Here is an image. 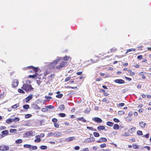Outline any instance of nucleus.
Here are the masks:
<instances>
[{
    "label": "nucleus",
    "instance_id": "5",
    "mask_svg": "<svg viewBox=\"0 0 151 151\" xmlns=\"http://www.w3.org/2000/svg\"><path fill=\"white\" fill-rule=\"evenodd\" d=\"M9 149L8 146L3 145L0 146V150L2 151H5L8 150Z\"/></svg>",
    "mask_w": 151,
    "mask_h": 151
},
{
    "label": "nucleus",
    "instance_id": "62",
    "mask_svg": "<svg viewBox=\"0 0 151 151\" xmlns=\"http://www.w3.org/2000/svg\"><path fill=\"white\" fill-rule=\"evenodd\" d=\"M77 88V87H72V86H69V88H72L74 89H76Z\"/></svg>",
    "mask_w": 151,
    "mask_h": 151
},
{
    "label": "nucleus",
    "instance_id": "23",
    "mask_svg": "<svg viewBox=\"0 0 151 151\" xmlns=\"http://www.w3.org/2000/svg\"><path fill=\"white\" fill-rule=\"evenodd\" d=\"M65 108L64 105L62 104L59 107V108L61 111H62L65 109Z\"/></svg>",
    "mask_w": 151,
    "mask_h": 151
},
{
    "label": "nucleus",
    "instance_id": "54",
    "mask_svg": "<svg viewBox=\"0 0 151 151\" xmlns=\"http://www.w3.org/2000/svg\"><path fill=\"white\" fill-rule=\"evenodd\" d=\"M86 142H91V140L90 138H88L86 139Z\"/></svg>",
    "mask_w": 151,
    "mask_h": 151
},
{
    "label": "nucleus",
    "instance_id": "7",
    "mask_svg": "<svg viewBox=\"0 0 151 151\" xmlns=\"http://www.w3.org/2000/svg\"><path fill=\"white\" fill-rule=\"evenodd\" d=\"M33 98V95L32 94H30L25 98L26 102L28 103Z\"/></svg>",
    "mask_w": 151,
    "mask_h": 151
},
{
    "label": "nucleus",
    "instance_id": "47",
    "mask_svg": "<svg viewBox=\"0 0 151 151\" xmlns=\"http://www.w3.org/2000/svg\"><path fill=\"white\" fill-rule=\"evenodd\" d=\"M113 121L116 122H119V120L116 118H114L113 119Z\"/></svg>",
    "mask_w": 151,
    "mask_h": 151
},
{
    "label": "nucleus",
    "instance_id": "24",
    "mask_svg": "<svg viewBox=\"0 0 151 151\" xmlns=\"http://www.w3.org/2000/svg\"><path fill=\"white\" fill-rule=\"evenodd\" d=\"M22 142V140L21 139H18L17 140L15 141V143L16 144H20Z\"/></svg>",
    "mask_w": 151,
    "mask_h": 151
},
{
    "label": "nucleus",
    "instance_id": "11",
    "mask_svg": "<svg viewBox=\"0 0 151 151\" xmlns=\"http://www.w3.org/2000/svg\"><path fill=\"white\" fill-rule=\"evenodd\" d=\"M35 137L36 138L35 139L34 141L35 142H39L41 141V139L40 138V137L39 135H36L35 136Z\"/></svg>",
    "mask_w": 151,
    "mask_h": 151
},
{
    "label": "nucleus",
    "instance_id": "58",
    "mask_svg": "<svg viewBox=\"0 0 151 151\" xmlns=\"http://www.w3.org/2000/svg\"><path fill=\"white\" fill-rule=\"evenodd\" d=\"M6 129V127L5 126H1L0 127V129L1 130L5 129Z\"/></svg>",
    "mask_w": 151,
    "mask_h": 151
},
{
    "label": "nucleus",
    "instance_id": "64",
    "mask_svg": "<svg viewBox=\"0 0 151 151\" xmlns=\"http://www.w3.org/2000/svg\"><path fill=\"white\" fill-rule=\"evenodd\" d=\"M82 73V72L80 71L77 73L76 74L78 75H80Z\"/></svg>",
    "mask_w": 151,
    "mask_h": 151
},
{
    "label": "nucleus",
    "instance_id": "40",
    "mask_svg": "<svg viewBox=\"0 0 151 151\" xmlns=\"http://www.w3.org/2000/svg\"><path fill=\"white\" fill-rule=\"evenodd\" d=\"M69 58V57L66 56L65 57L63 58V59L65 61H67Z\"/></svg>",
    "mask_w": 151,
    "mask_h": 151
},
{
    "label": "nucleus",
    "instance_id": "63",
    "mask_svg": "<svg viewBox=\"0 0 151 151\" xmlns=\"http://www.w3.org/2000/svg\"><path fill=\"white\" fill-rule=\"evenodd\" d=\"M144 148L147 149L148 150H150V147L148 146H145L144 147Z\"/></svg>",
    "mask_w": 151,
    "mask_h": 151
},
{
    "label": "nucleus",
    "instance_id": "32",
    "mask_svg": "<svg viewBox=\"0 0 151 151\" xmlns=\"http://www.w3.org/2000/svg\"><path fill=\"white\" fill-rule=\"evenodd\" d=\"M32 132H26L25 134L27 136H30L31 135H32Z\"/></svg>",
    "mask_w": 151,
    "mask_h": 151
},
{
    "label": "nucleus",
    "instance_id": "16",
    "mask_svg": "<svg viewBox=\"0 0 151 151\" xmlns=\"http://www.w3.org/2000/svg\"><path fill=\"white\" fill-rule=\"evenodd\" d=\"M97 129L99 131L104 130L105 129V127L103 126H99L97 127Z\"/></svg>",
    "mask_w": 151,
    "mask_h": 151
},
{
    "label": "nucleus",
    "instance_id": "56",
    "mask_svg": "<svg viewBox=\"0 0 151 151\" xmlns=\"http://www.w3.org/2000/svg\"><path fill=\"white\" fill-rule=\"evenodd\" d=\"M45 97L46 99H51L52 98V97H51L48 96H45Z\"/></svg>",
    "mask_w": 151,
    "mask_h": 151
},
{
    "label": "nucleus",
    "instance_id": "1",
    "mask_svg": "<svg viewBox=\"0 0 151 151\" xmlns=\"http://www.w3.org/2000/svg\"><path fill=\"white\" fill-rule=\"evenodd\" d=\"M62 58H58L57 60H54L53 62L50 63L49 65V67L50 69H53L56 65L60 61V60H61Z\"/></svg>",
    "mask_w": 151,
    "mask_h": 151
},
{
    "label": "nucleus",
    "instance_id": "8",
    "mask_svg": "<svg viewBox=\"0 0 151 151\" xmlns=\"http://www.w3.org/2000/svg\"><path fill=\"white\" fill-rule=\"evenodd\" d=\"M116 83H117L119 84H123L124 83V81L122 79H117L115 80L114 81Z\"/></svg>",
    "mask_w": 151,
    "mask_h": 151
},
{
    "label": "nucleus",
    "instance_id": "34",
    "mask_svg": "<svg viewBox=\"0 0 151 151\" xmlns=\"http://www.w3.org/2000/svg\"><path fill=\"white\" fill-rule=\"evenodd\" d=\"M93 134L94 136L96 137H99V136L100 135L97 132H93Z\"/></svg>",
    "mask_w": 151,
    "mask_h": 151
},
{
    "label": "nucleus",
    "instance_id": "55",
    "mask_svg": "<svg viewBox=\"0 0 151 151\" xmlns=\"http://www.w3.org/2000/svg\"><path fill=\"white\" fill-rule=\"evenodd\" d=\"M125 78L128 81H130L132 80V79L131 78L127 77H125Z\"/></svg>",
    "mask_w": 151,
    "mask_h": 151
},
{
    "label": "nucleus",
    "instance_id": "33",
    "mask_svg": "<svg viewBox=\"0 0 151 151\" xmlns=\"http://www.w3.org/2000/svg\"><path fill=\"white\" fill-rule=\"evenodd\" d=\"M19 104H15L12 106V108L13 109H16L19 107Z\"/></svg>",
    "mask_w": 151,
    "mask_h": 151
},
{
    "label": "nucleus",
    "instance_id": "4",
    "mask_svg": "<svg viewBox=\"0 0 151 151\" xmlns=\"http://www.w3.org/2000/svg\"><path fill=\"white\" fill-rule=\"evenodd\" d=\"M66 62L64 61H62L59 63V64L57 66L56 68L57 69L60 70L64 67Z\"/></svg>",
    "mask_w": 151,
    "mask_h": 151
},
{
    "label": "nucleus",
    "instance_id": "22",
    "mask_svg": "<svg viewBox=\"0 0 151 151\" xmlns=\"http://www.w3.org/2000/svg\"><path fill=\"white\" fill-rule=\"evenodd\" d=\"M23 147L25 148H30L32 147V145L29 144H25L24 145Z\"/></svg>",
    "mask_w": 151,
    "mask_h": 151
},
{
    "label": "nucleus",
    "instance_id": "49",
    "mask_svg": "<svg viewBox=\"0 0 151 151\" xmlns=\"http://www.w3.org/2000/svg\"><path fill=\"white\" fill-rule=\"evenodd\" d=\"M36 74H35L33 75H29V77L32 78H34L36 77Z\"/></svg>",
    "mask_w": 151,
    "mask_h": 151
},
{
    "label": "nucleus",
    "instance_id": "38",
    "mask_svg": "<svg viewBox=\"0 0 151 151\" xmlns=\"http://www.w3.org/2000/svg\"><path fill=\"white\" fill-rule=\"evenodd\" d=\"M30 148L32 149V150H35L37 149V147L36 146L32 145V147Z\"/></svg>",
    "mask_w": 151,
    "mask_h": 151
},
{
    "label": "nucleus",
    "instance_id": "44",
    "mask_svg": "<svg viewBox=\"0 0 151 151\" xmlns=\"http://www.w3.org/2000/svg\"><path fill=\"white\" fill-rule=\"evenodd\" d=\"M32 116V115L29 114H27L25 115V118H28Z\"/></svg>",
    "mask_w": 151,
    "mask_h": 151
},
{
    "label": "nucleus",
    "instance_id": "50",
    "mask_svg": "<svg viewBox=\"0 0 151 151\" xmlns=\"http://www.w3.org/2000/svg\"><path fill=\"white\" fill-rule=\"evenodd\" d=\"M52 121L54 123H55L56 122H57L58 121V120L57 119H56L55 118H54L52 119Z\"/></svg>",
    "mask_w": 151,
    "mask_h": 151
},
{
    "label": "nucleus",
    "instance_id": "57",
    "mask_svg": "<svg viewBox=\"0 0 151 151\" xmlns=\"http://www.w3.org/2000/svg\"><path fill=\"white\" fill-rule=\"evenodd\" d=\"M74 149L76 150H78L80 149V147L78 146H76L74 147Z\"/></svg>",
    "mask_w": 151,
    "mask_h": 151
},
{
    "label": "nucleus",
    "instance_id": "60",
    "mask_svg": "<svg viewBox=\"0 0 151 151\" xmlns=\"http://www.w3.org/2000/svg\"><path fill=\"white\" fill-rule=\"evenodd\" d=\"M133 147L134 149H136L138 148V145H133Z\"/></svg>",
    "mask_w": 151,
    "mask_h": 151
},
{
    "label": "nucleus",
    "instance_id": "30",
    "mask_svg": "<svg viewBox=\"0 0 151 151\" xmlns=\"http://www.w3.org/2000/svg\"><path fill=\"white\" fill-rule=\"evenodd\" d=\"M13 122H18L19 121V119L18 117H16L14 119H13Z\"/></svg>",
    "mask_w": 151,
    "mask_h": 151
},
{
    "label": "nucleus",
    "instance_id": "21",
    "mask_svg": "<svg viewBox=\"0 0 151 151\" xmlns=\"http://www.w3.org/2000/svg\"><path fill=\"white\" fill-rule=\"evenodd\" d=\"M114 124V123L109 121H108L106 123V125L108 126H112Z\"/></svg>",
    "mask_w": 151,
    "mask_h": 151
},
{
    "label": "nucleus",
    "instance_id": "17",
    "mask_svg": "<svg viewBox=\"0 0 151 151\" xmlns=\"http://www.w3.org/2000/svg\"><path fill=\"white\" fill-rule=\"evenodd\" d=\"M33 108L35 109H40V108L37 105L34 104L32 106Z\"/></svg>",
    "mask_w": 151,
    "mask_h": 151
},
{
    "label": "nucleus",
    "instance_id": "53",
    "mask_svg": "<svg viewBox=\"0 0 151 151\" xmlns=\"http://www.w3.org/2000/svg\"><path fill=\"white\" fill-rule=\"evenodd\" d=\"M54 126L55 127H59V125L58 124L55 123L54 124Z\"/></svg>",
    "mask_w": 151,
    "mask_h": 151
},
{
    "label": "nucleus",
    "instance_id": "19",
    "mask_svg": "<svg viewBox=\"0 0 151 151\" xmlns=\"http://www.w3.org/2000/svg\"><path fill=\"white\" fill-rule=\"evenodd\" d=\"M1 133L3 135H8L9 133V131L7 130H5L2 131Z\"/></svg>",
    "mask_w": 151,
    "mask_h": 151
},
{
    "label": "nucleus",
    "instance_id": "48",
    "mask_svg": "<svg viewBox=\"0 0 151 151\" xmlns=\"http://www.w3.org/2000/svg\"><path fill=\"white\" fill-rule=\"evenodd\" d=\"M70 77H68L66 78H65V81L66 82L68 81H69L70 79Z\"/></svg>",
    "mask_w": 151,
    "mask_h": 151
},
{
    "label": "nucleus",
    "instance_id": "26",
    "mask_svg": "<svg viewBox=\"0 0 151 151\" xmlns=\"http://www.w3.org/2000/svg\"><path fill=\"white\" fill-rule=\"evenodd\" d=\"M91 110L90 108H87L85 110V113L86 114H88Z\"/></svg>",
    "mask_w": 151,
    "mask_h": 151
},
{
    "label": "nucleus",
    "instance_id": "14",
    "mask_svg": "<svg viewBox=\"0 0 151 151\" xmlns=\"http://www.w3.org/2000/svg\"><path fill=\"white\" fill-rule=\"evenodd\" d=\"M27 68H32L33 70L36 73L37 72L38 70L37 68H35L32 66H28L27 67Z\"/></svg>",
    "mask_w": 151,
    "mask_h": 151
},
{
    "label": "nucleus",
    "instance_id": "13",
    "mask_svg": "<svg viewBox=\"0 0 151 151\" xmlns=\"http://www.w3.org/2000/svg\"><path fill=\"white\" fill-rule=\"evenodd\" d=\"M75 138L74 137H70L68 138H66L65 139V141H66L70 142L73 140Z\"/></svg>",
    "mask_w": 151,
    "mask_h": 151
},
{
    "label": "nucleus",
    "instance_id": "2",
    "mask_svg": "<svg viewBox=\"0 0 151 151\" xmlns=\"http://www.w3.org/2000/svg\"><path fill=\"white\" fill-rule=\"evenodd\" d=\"M22 88L27 92L31 91L33 89V88L32 87L31 85L25 84H23V86Z\"/></svg>",
    "mask_w": 151,
    "mask_h": 151
},
{
    "label": "nucleus",
    "instance_id": "28",
    "mask_svg": "<svg viewBox=\"0 0 151 151\" xmlns=\"http://www.w3.org/2000/svg\"><path fill=\"white\" fill-rule=\"evenodd\" d=\"M135 50L134 49H133V48L130 49H128L127 50L126 53H126H127L128 52H131V51H134Z\"/></svg>",
    "mask_w": 151,
    "mask_h": 151
},
{
    "label": "nucleus",
    "instance_id": "29",
    "mask_svg": "<svg viewBox=\"0 0 151 151\" xmlns=\"http://www.w3.org/2000/svg\"><path fill=\"white\" fill-rule=\"evenodd\" d=\"M17 131V130L15 129H12L10 130V132L11 133H16Z\"/></svg>",
    "mask_w": 151,
    "mask_h": 151
},
{
    "label": "nucleus",
    "instance_id": "52",
    "mask_svg": "<svg viewBox=\"0 0 151 151\" xmlns=\"http://www.w3.org/2000/svg\"><path fill=\"white\" fill-rule=\"evenodd\" d=\"M116 50V48H112L110 50L111 52H115Z\"/></svg>",
    "mask_w": 151,
    "mask_h": 151
},
{
    "label": "nucleus",
    "instance_id": "9",
    "mask_svg": "<svg viewBox=\"0 0 151 151\" xmlns=\"http://www.w3.org/2000/svg\"><path fill=\"white\" fill-rule=\"evenodd\" d=\"M93 119H94V121L98 123H100L102 121L101 119L99 117H95L94 119L93 118Z\"/></svg>",
    "mask_w": 151,
    "mask_h": 151
},
{
    "label": "nucleus",
    "instance_id": "46",
    "mask_svg": "<svg viewBox=\"0 0 151 151\" xmlns=\"http://www.w3.org/2000/svg\"><path fill=\"white\" fill-rule=\"evenodd\" d=\"M123 135L125 137H127L129 135V133H127V132H125Z\"/></svg>",
    "mask_w": 151,
    "mask_h": 151
},
{
    "label": "nucleus",
    "instance_id": "15",
    "mask_svg": "<svg viewBox=\"0 0 151 151\" xmlns=\"http://www.w3.org/2000/svg\"><path fill=\"white\" fill-rule=\"evenodd\" d=\"M6 123L8 124H10L11 123H12V122H13V119L9 118V119H7L6 120Z\"/></svg>",
    "mask_w": 151,
    "mask_h": 151
},
{
    "label": "nucleus",
    "instance_id": "43",
    "mask_svg": "<svg viewBox=\"0 0 151 151\" xmlns=\"http://www.w3.org/2000/svg\"><path fill=\"white\" fill-rule=\"evenodd\" d=\"M59 115L61 117H64L65 116V114L63 113H59Z\"/></svg>",
    "mask_w": 151,
    "mask_h": 151
},
{
    "label": "nucleus",
    "instance_id": "12",
    "mask_svg": "<svg viewBox=\"0 0 151 151\" xmlns=\"http://www.w3.org/2000/svg\"><path fill=\"white\" fill-rule=\"evenodd\" d=\"M139 124L141 127L144 128L146 125V124L145 123H144V122H141L139 123Z\"/></svg>",
    "mask_w": 151,
    "mask_h": 151
},
{
    "label": "nucleus",
    "instance_id": "18",
    "mask_svg": "<svg viewBox=\"0 0 151 151\" xmlns=\"http://www.w3.org/2000/svg\"><path fill=\"white\" fill-rule=\"evenodd\" d=\"M78 121H81L84 122H86V120L83 117L78 118Z\"/></svg>",
    "mask_w": 151,
    "mask_h": 151
},
{
    "label": "nucleus",
    "instance_id": "42",
    "mask_svg": "<svg viewBox=\"0 0 151 151\" xmlns=\"http://www.w3.org/2000/svg\"><path fill=\"white\" fill-rule=\"evenodd\" d=\"M124 103H120L118 104V106L119 107H122L124 106Z\"/></svg>",
    "mask_w": 151,
    "mask_h": 151
},
{
    "label": "nucleus",
    "instance_id": "3",
    "mask_svg": "<svg viewBox=\"0 0 151 151\" xmlns=\"http://www.w3.org/2000/svg\"><path fill=\"white\" fill-rule=\"evenodd\" d=\"M62 135V133L60 132H50L49 133L48 135L49 136H54L58 137Z\"/></svg>",
    "mask_w": 151,
    "mask_h": 151
},
{
    "label": "nucleus",
    "instance_id": "25",
    "mask_svg": "<svg viewBox=\"0 0 151 151\" xmlns=\"http://www.w3.org/2000/svg\"><path fill=\"white\" fill-rule=\"evenodd\" d=\"M29 107V106L28 104H25L23 106V108L25 109H27Z\"/></svg>",
    "mask_w": 151,
    "mask_h": 151
},
{
    "label": "nucleus",
    "instance_id": "41",
    "mask_svg": "<svg viewBox=\"0 0 151 151\" xmlns=\"http://www.w3.org/2000/svg\"><path fill=\"white\" fill-rule=\"evenodd\" d=\"M63 96V94L62 93L60 94H58L56 95V97L59 98H60Z\"/></svg>",
    "mask_w": 151,
    "mask_h": 151
},
{
    "label": "nucleus",
    "instance_id": "61",
    "mask_svg": "<svg viewBox=\"0 0 151 151\" xmlns=\"http://www.w3.org/2000/svg\"><path fill=\"white\" fill-rule=\"evenodd\" d=\"M149 133H147L146 134V135H143V136L145 137L146 138H148L149 137Z\"/></svg>",
    "mask_w": 151,
    "mask_h": 151
},
{
    "label": "nucleus",
    "instance_id": "35",
    "mask_svg": "<svg viewBox=\"0 0 151 151\" xmlns=\"http://www.w3.org/2000/svg\"><path fill=\"white\" fill-rule=\"evenodd\" d=\"M40 148L42 150H45L47 148V147L45 145H41L40 147Z\"/></svg>",
    "mask_w": 151,
    "mask_h": 151
},
{
    "label": "nucleus",
    "instance_id": "51",
    "mask_svg": "<svg viewBox=\"0 0 151 151\" xmlns=\"http://www.w3.org/2000/svg\"><path fill=\"white\" fill-rule=\"evenodd\" d=\"M137 58L139 60H141L142 58V55H139L137 57Z\"/></svg>",
    "mask_w": 151,
    "mask_h": 151
},
{
    "label": "nucleus",
    "instance_id": "36",
    "mask_svg": "<svg viewBox=\"0 0 151 151\" xmlns=\"http://www.w3.org/2000/svg\"><path fill=\"white\" fill-rule=\"evenodd\" d=\"M137 134L139 135H142L143 134L142 132L141 131H138L137 132Z\"/></svg>",
    "mask_w": 151,
    "mask_h": 151
},
{
    "label": "nucleus",
    "instance_id": "10",
    "mask_svg": "<svg viewBox=\"0 0 151 151\" xmlns=\"http://www.w3.org/2000/svg\"><path fill=\"white\" fill-rule=\"evenodd\" d=\"M107 141V139L104 137H102L100 138L97 141L98 143H101L103 142H106Z\"/></svg>",
    "mask_w": 151,
    "mask_h": 151
},
{
    "label": "nucleus",
    "instance_id": "45",
    "mask_svg": "<svg viewBox=\"0 0 151 151\" xmlns=\"http://www.w3.org/2000/svg\"><path fill=\"white\" fill-rule=\"evenodd\" d=\"M18 91L20 93H24L25 92L23 90L21 89H18Z\"/></svg>",
    "mask_w": 151,
    "mask_h": 151
},
{
    "label": "nucleus",
    "instance_id": "39",
    "mask_svg": "<svg viewBox=\"0 0 151 151\" xmlns=\"http://www.w3.org/2000/svg\"><path fill=\"white\" fill-rule=\"evenodd\" d=\"M101 148H103L106 146V144L105 143L102 144H101L99 146Z\"/></svg>",
    "mask_w": 151,
    "mask_h": 151
},
{
    "label": "nucleus",
    "instance_id": "37",
    "mask_svg": "<svg viewBox=\"0 0 151 151\" xmlns=\"http://www.w3.org/2000/svg\"><path fill=\"white\" fill-rule=\"evenodd\" d=\"M46 107L47 109H53L54 108V106L52 105H48L46 106Z\"/></svg>",
    "mask_w": 151,
    "mask_h": 151
},
{
    "label": "nucleus",
    "instance_id": "27",
    "mask_svg": "<svg viewBox=\"0 0 151 151\" xmlns=\"http://www.w3.org/2000/svg\"><path fill=\"white\" fill-rule=\"evenodd\" d=\"M87 129H89L90 130L93 131H96V129H94L92 127H86Z\"/></svg>",
    "mask_w": 151,
    "mask_h": 151
},
{
    "label": "nucleus",
    "instance_id": "20",
    "mask_svg": "<svg viewBox=\"0 0 151 151\" xmlns=\"http://www.w3.org/2000/svg\"><path fill=\"white\" fill-rule=\"evenodd\" d=\"M114 129H118L119 128V126L117 124H115L113 127Z\"/></svg>",
    "mask_w": 151,
    "mask_h": 151
},
{
    "label": "nucleus",
    "instance_id": "59",
    "mask_svg": "<svg viewBox=\"0 0 151 151\" xmlns=\"http://www.w3.org/2000/svg\"><path fill=\"white\" fill-rule=\"evenodd\" d=\"M82 150L83 151H89V149L88 148H83Z\"/></svg>",
    "mask_w": 151,
    "mask_h": 151
},
{
    "label": "nucleus",
    "instance_id": "6",
    "mask_svg": "<svg viewBox=\"0 0 151 151\" xmlns=\"http://www.w3.org/2000/svg\"><path fill=\"white\" fill-rule=\"evenodd\" d=\"M19 82L18 80L16 79H14L13 81L12 86L13 87H15L18 85Z\"/></svg>",
    "mask_w": 151,
    "mask_h": 151
},
{
    "label": "nucleus",
    "instance_id": "31",
    "mask_svg": "<svg viewBox=\"0 0 151 151\" xmlns=\"http://www.w3.org/2000/svg\"><path fill=\"white\" fill-rule=\"evenodd\" d=\"M125 113V112L124 111H119L118 112V113L120 115H123Z\"/></svg>",
    "mask_w": 151,
    "mask_h": 151
}]
</instances>
